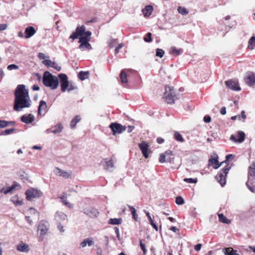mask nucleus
Wrapping results in <instances>:
<instances>
[{
    "mask_svg": "<svg viewBox=\"0 0 255 255\" xmlns=\"http://www.w3.org/2000/svg\"><path fill=\"white\" fill-rule=\"evenodd\" d=\"M38 230L40 231L41 236L45 235L48 230V223L45 221H40L38 227Z\"/></svg>",
    "mask_w": 255,
    "mask_h": 255,
    "instance_id": "nucleus-10",
    "label": "nucleus"
},
{
    "mask_svg": "<svg viewBox=\"0 0 255 255\" xmlns=\"http://www.w3.org/2000/svg\"><path fill=\"white\" fill-rule=\"evenodd\" d=\"M234 156L235 155L232 154L227 155L226 156V159L224 161V163H227L230 160L233 159Z\"/></svg>",
    "mask_w": 255,
    "mask_h": 255,
    "instance_id": "nucleus-49",
    "label": "nucleus"
},
{
    "mask_svg": "<svg viewBox=\"0 0 255 255\" xmlns=\"http://www.w3.org/2000/svg\"><path fill=\"white\" fill-rule=\"evenodd\" d=\"M58 77L60 79L61 91L64 92L68 89L69 85L68 77L65 74H60Z\"/></svg>",
    "mask_w": 255,
    "mask_h": 255,
    "instance_id": "nucleus-9",
    "label": "nucleus"
},
{
    "mask_svg": "<svg viewBox=\"0 0 255 255\" xmlns=\"http://www.w3.org/2000/svg\"><path fill=\"white\" fill-rule=\"evenodd\" d=\"M34 120V117L32 114H29L28 115H24L20 117V121L26 124L32 123Z\"/></svg>",
    "mask_w": 255,
    "mask_h": 255,
    "instance_id": "nucleus-15",
    "label": "nucleus"
},
{
    "mask_svg": "<svg viewBox=\"0 0 255 255\" xmlns=\"http://www.w3.org/2000/svg\"><path fill=\"white\" fill-rule=\"evenodd\" d=\"M115 43L116 40L112 39L109 42V46L111 48H113L114 47Z\"/></svg>",
    "mask_w": 255,
    "mask_h": 255,
    "instance_id": "nucleus-53",
    "label": "nucleus"
},
{
    "mask_svg": "<svg viewBox=\"0 0 255 255\" xmlns=\"http://www.w3.org/2000/svg\"><path fill=\"white\" fill-rule=\"evenodd\" d=\"M81 118L80 116H76L75 118L70 122V127L71 128H74L76 127L77 124L80 122Z\"/></svg>",
    "mask_w": 255,
    "mask_h": 255,
    "instance_id": "nucleus-30",
    "label": "nucleus"
},
{
    "mask_svg": "<svg viewBox=\"0 0 255 255\" xmlns=\"http://www.w3.org/2000/svg\"><path fill=\"white\" fill-rule=\"evenodd\" d=\"M14 189V186H11L8 187L6 189H2L1 190V192H3L4 194H7L11 192Z\"/></svg>",
    "mask_w": 255,
    "mask_h": 255,
    "instance_id": "nucleus-46",
    "label": "nucleus"
},
{
    "mask_svg": "<svg viewBox=\"0 0 255 255\" xmlns=\"http://www.w3.org/2000/svg\"><path fill=\"white\" fill-rule=\"evenodd\" d=\"M32 89L33 91H38L39 90V87L37 85H34L32 87Z\"/></svg>",
    "mask_w": 255,
    "mask_h": 255,
    "instance_id": "nucleus-63",
    "label": "nucleus"
},
{
    "mask_svg": "<svg viewBox=\"0 0 255 255\" xmlns=\"http://www.w3.org/2000/svg\"><path fill=\"white\" fill-rule=\"evenodd\" d=\"M124 46V44L123 43L120 44L115 49V53L116 54H118L119 52V50Z\"/></svg>",
    "mask_w": 255,
    "mask_h": 255,
    "instance_id": "nucleus-55",
    "label": "nucleus"
},
{
    "mask_svg": "<svg viewBox=\"0 0 255 255\" xmlns=\"http://www.w3.org/2000/svg\"><path fill=\"white\" fill-rule=\"evenodd\" d=\"M35 32L36 31L33 26H28L25 29V37L26 38H29L32 37Z\"/></svg>",
    "mask_w": 255,
    "mask_h": 255,
    "instance_id": "nucleus-18",
    "label": "nucleus"
},
{
    "mask_svg": "<svg viewBox=\"0 0 255 255\" xmlns=\"http://www.w3.org/2000/svg\"><path fill=\"white\" fill-rule=\"evenodd\" d=\"M85 213L91 217H96L99 214L98 211L93 207L85 210Z\"/></svg>",
    "mask_w": 255,
    "mask_h": 255,
    "instance_id": "nucleus-19",
    "label": "nucleus"
},
{
    "mask_svg": "<svg viewBox=\"0 0 255 255\" xmlns=\"http://www.w3.org/2000/svg\"><path fill=\"white\" fill-rule=\"evenodd\" d=\"M107 159H105V162L106 164L105 169L109 171H112V168L114 167V164L112 159L107 160Z\"/></svg>",
    "mask_w": 255,
    "mask_h": 255,
    "instance_id": "nucleus-28",
    "label": "nucleus"
},
{
    "mask_svg": "<svg viewBox=\"0 0 255 255\" xmlns=\"http://www.w3.org/2000/svg\"><path fill=\"white\" fill-rule=\"evenodd\" d=\"M92 33L90 31H86V27L84 25L78 26L75 31L73 32L70 36L69 38L73 40L77 39L79 37V42L80 43L79 48L82 49L83 47L91 49V45L89 43Z\"/></svg>",
    "mask_w": 255,
    "mask_h": 255,
    "instance_id": "nucleus-2",
    "label": "nucleus"
},
{
    "mask_svg": "<svg viewBox=\"0 0 255 255\" xmlns=\"http://www.w3.org/2000/svg\"><path fill=\"white\" fill-rule=\"evenodd\" d=\"M230 169L231 167H228V165H227L224 168L221 169L220 172L215 177L216 179L218 181L222 187L226 183V176Z\"/></svg>",
    "mask_w": 255,
    "mask_h": 255,
    "instance_id": "nucleus-5",
    "label": "nucleus"
},
{
    "mask_svg": "<svg viewBox=\"0 0 255 255\" xmlns=\"http://www.w3.org/2000/svg\"><path fill=\"white\" fill-rule=\"evenodd\" d=\"M25 218H26V221L27 222V223L29 225H31L32 224V221L30 219V217L26 216Z\"/></svg>",
    "mask_w": 255,
    "mask_h": 255,
    "instance_id": "nucleus-62",
    "label": "nucleus"
},
{
    "mask_svg": "<svg viewBox=\"0 0 255 255\" xmlns=\"http://www.w3.org/2000/svg\"><path fill=\"white\" fill-rule=\"evenodd\" d=\"M42 63L45 65V66H47V67H51L53 68L54 69H56L58 71H59L61 70V68L60 66H59L57 65L55 62L52 61L51 60L47 59V60H44L42 61Z\"/></svg>",
    "mask_w": 255,
    "mask_h": 255,
    "instance_id": "nucleus-16",
    "label": "nucleus"
},
{
    "mask_svg": "<svg viewBox=\"0 0 255 255\" xmlns=\"http://www.w3.org/2000/svg\"><path fill=\"white\" fill-rule=\"evenodd\" d=\"M16 249L19 252L23 253H27L29 250L28 246L23 243L18 244L16 246Z\"/></svg>",
    "mask_w": 255,
    "mask_h": 255,
    "instance_id": "nucleus-21",
    "label": "nucleus"
},
{
    "mask_svg": "<svg viewBox=\"0 0 255 255\" xmlns=\"http://www.w3.org/2000/svg\"><path fill=\"white\" fill-rule=\"evenodd\" d=\"M223 252L225 255H240L237 253L236 250L232 248H225L223 249Z\"/></svg>",
    "mask_w": 255,
    "mask_h": 255,
    "instance_id": "nucleus-23",
    "label": "nucleus"
},
{
    "mask_svg": "<svg viewBox=\"0 0 255 255\" xmlns=\"http://www.w3.org/2000/svg\"><path fill=\"white\" fill-rule=\"evenodd\" d=\"M255 47V36H253L251 37V38L249 39V41L248 42V48L251 50H253L254 49Z\"/></svg>",
    "mask_w": 255,
    "mask_h": 255,
    "instance_id": "nucleus-35",
    "label": "nucleus"
},
{
    "mask_svg": "<svg viewBox=\"0 0 255 255\" xmlns=\"http://www.w3.org/2000/svg\"><path fill=\"white\" fill-rule=\"evenodd\" d=\"M139 246L140 247L141 249L142 250L144 254L146 253V250L145 248V246L144 244L142 243V240H140L139 241Z\"/></svg>",
    "mask_w": 255,
    "mask_h": 255,
    "instance_id": "nucleus-51",
    "label": "nucleus"
},
{
    "mask_svg": "<svg viewBox=\"0 0 255 255\" xmlns=\"http://www.w3.org/2000/svg\"><path fill=\"white\" fill-rule=\"evenodd\" d=\"M13 109L16 112L23 109L29 108L31 105V101L29 96L28 90L25 89L24 85H18L14 93Z\"/></svg>",
    "mask_w": 255,
    "mask_h": 255,
    "instance_id": "nucleus-1",
    "label": "nucleus"
},
{
    "mask_svg": "<svg viewBox=\"0 0 255 255\" xmlns=\"http://www.w3.org/2000/svg\"><path fill=\"white\" fill-rule=\"evenodd\" d=\"M94 244V241L93 239L88 238L85 239L80 244V247L81 248H85L88 245L89 246H92Z\"/></svg>",
    "mask_w": 255,
    "mask_h": 255,
    "instance_id": "nucleus-25",
    "label": "nucleus"
},
{
    "mask_svg": "<svg viewBox=\"0 0 255 255\" xmlns=\"http://www.w3.org/2000/svg\"><path fill=\"white\" fill-rule=\"evenodd\" d=\"M134 126H129L128 127V133L131 132L133 130V129H134Z\"/></svg>",
    "mask_w": 255,
    "mask_h": 255,
    "instance_id": "nucleus-64",
    "label": "nucleus"
},
{
    "mask_svg": "<svg viewBox=\"0 0 255 255\" xmlns=\"http://www.w3.org/2000/svg\"><path fill=\"white\" fill-rule=\"evenodd\" d=\"M114 230H115V233L117 235V238H120V231H119V228L117 227H114Z\"/></svg>",
    "mask_w": 255,
    "mask_h": 255,
    "instance_id": "nucleus-58",
    "label": "nucleus"
},
{
    "mask_svg": "<svg viewBox=\"0 0 255 255\" xmlns=\"http://www.w3.org/2000/svg\"><path fill=\"white\" fill-rule=\"evenodd\" d=\"M6 24H0V31L5 30L7 27Z\"/></svg>",
    "mask_w": 255,
    "mask_h": 255,
    "instance_id": "nucleus-59",
    "label": "nucleus"
},
{
    "mask_svg": "<svg viewBox=\"0 0 255 255\" xmlns=\"http://www.w3.org/2000/svg\"><path fill=\"white\" fill-rule=\"evenodd\" d=\"M174 158L173 152L171 150H168L166 151L164 153H162L160 155L159 161L160 163H164L165 162L171 163Z\"/></svg>",
    "mask_w": 255,
    "mask_h": 255,
    "instance_id": "nucleus-8",
    "label": "nucleus"
},
{
    "mask_svg": "<svg viewBox=\"0 0 255 255\" xmlns=\"http://www.w3.org/2000/svg\"><path fill=\"white\" fill-rule=\"evenodd\" d=\"M220 113L222 115H225L226 114V107H222L221 109Z\"/></svg>",
    "mask_w": 255,
    "mask_h": 255,
    "instance_id": "nucleus-60",
    "label": "nucleus"
},
{
    "mask_svg": "<svg viewBox=\"0 0 255 255\" xmlns=\"http://www.w3.org/2000/svg\"><path fill=\"white\" fill-rule=\"evenodd\" d=\"M225 85L228 88L235 91H238L241 90V88L239 86L238 82L233 80H230L225 82Z\"/></svg>",
    "mask_w": 255,
    "mask_h": 255,
    "instance_id": "nucleus-11",
    "label": "nucleus"
},
{
    "mask_svg": "<svg viewBox=\"0 0 255 255\" xmlns=\"http://www.w3.org/2000/svg\"><path fill=\"white\" fill-rule=\"evenodd\" d=\"M42 82L45 86L50 87L52 90L56 89L59 83L58 78L48 71L44 73Z\"/></svg>",
    "mask_w": 255,
    "mask_h": 255,
    "instance_id": "nucleus-3",
    "label": "nucleus"
},
{
    "mask_svg": "<svg viewBox=\"0 0 255 255\" xmlns=\"http://www.w3.org/2000/svg\"><path fill=\"white\" fill-rule=\"evenodd\" d=\"M129 69H123L120 74V77L121 80V82L123 83H127L128 80L127 78V74L126 73L127 71H129Z\"/></svg>",
    "mask_w": 255,
    "mask_h": 255,
    "instance_id": "nucleus-22",
    "label": "nucleus"
},
{
    "mask_svg": "<svg viewBox=\"0 0 255 255\" xmlns=\"http://www.w3.org/2000/svg\"><path fill=\"white\" fill-rule=\"evenodd\" d=\"M175 203L179 205H182L184 204V200L181 196H177L175 199Z\"/></svg>",
    "mask_w": 255,
    "mask_h": 255,
    "instance_id": "nucleus-42",
    "label": "nucleus"
},
{
    "mask_svg": "<svg viewBox=\"0 0 255 255\" xmlns=\"http://www.w3.org/2000/svg\"><path fill=\"white\" fill-rule=\"evenodd\" d=\"M145 213L146 215V216H147L148 217V219L149 220V223L150 224V225L152 226V227L156 231H158V227L154 223V222H153V220L152 219L150 215V214L148 212H147V211H145Z\"/></svg>",
    "mask_w": 255,
    "mask_h": 255,
    "instance_id": "nucleus-33",
    "label": "nucleus"
},
{
    "mask_svg": "<svg viewBox=\"0 0 255 255\" xmlns=\"http://www.w3.org/2000/svg\"><path fill=\"white\" fill-rule=\"evenodd\" d=\"M7 69L8 70H9V71H11L12 70H18L19 69V67L17 65L12 64L9 65L7 67Z\"/></svg>",
    "mask_w": 255,
    "mask_h": 255,
    "instance_id": "nucleus-47",
    "label": "nucleus"
},
{
    "mask_svg": "<svg viewBox=\"0 0 255 255\" xmlns=\"http://www.w3.org/2000/svg\"><path fill=\"white\" fill-rule=\"evenodd\" d=\"M151 35L152 34L150 32H148L144 37V40L146 42H151L152 40Z\"/></svg>",
    "mask_w": 255,
    "mask_h": 255,
    "instance_id": "nucleus-45",
    "label": "nucleus"
},
{
    "mask_svg": "<svg viewBox=\"0 0 255 255\" xmlns=\"http://www.w3.org/2000/svg\"><path fill=\"white\" fill-rule=\"evenodd\" d=\"M183 50L182 49H176L175 47H173L171 48V50L170 53L171 54L174 55L175 56H178L182 53H183Z\"/></svg>",
    "mask_w": 255,
    "mask_h": 255,
    "instance_id": "nucleus-31",
    "label": "nucleus"
},
{
    "mask_svg": "<svg viewBox=\"0 0 255 255\" xmlns=\"http://www.w3.org/2000/svg\"><path fill=\"white\" fill-rule=\"evenodd\" d=\"M177 10L180 14L183 15H186L189 13V11L184 7L178 6Z\"/></svg>",
    "mask_w": 255,
    "mask_h": 255,
    "instance_id": "nucleus-38",
    "label": "nucleus"
},
{
    "mask_svg": "<svg viewBox=\"0 0 255 255\" xmlns=\"http://www.w3.org/2000/svg\"><path fill=\"white\" fill-rule=\"evenodd\" d=\"M153 10V7L151 5H147L142 10V13L145 17L149 16Z\"/></svg>",
    "mask_w": 255,
    "mask_h": 255,
    "instance_id": "nucleus-20",
    "label": "nucleus"
},
{
    "mask_svg": "<svg viewBox=\"0 0 255 255\" xmlns=\"http://www.w3.org/2000/svg\"><path fill=\"white\" fill-rule=\"evenodd\" d=\"M77 89H78L77 87L75 84H69V87L67 89V90H68V92H70L71 91H72L73 90H77Z\"/></svg>",
    "mask_w": 255,
    "mask_h": 255,
    "instance_id": "nucleus-50",
    "label": "nucleus"
},
{
    "mask_svg": "<svg viewBox=\"0 0 255 255\" xmlns=\"http://www.w3.org/2000/svg\"><path fill=\"white\" fill-rule=\"evenodd\" d=\"M54 172L56 175L62 176L65 178H68L70 176V174L68 172L63 170L57 167L54 168Z\"/></svg>",
    "mask_w": 255,
    "mask_h": 255,
    "instance_id": "nucleus-17",
    "label": "nucleus"
},
{
    "mask_svg": "<svg viewBox=\"0 0 255 255\" xmlns=\"http://www.w3.org/2000/svg\"><path fill=\"white\" fill-rule=\"evenodd\" d=\"M122 222L121 218H111L108 221V223L111 225H120Z\"/></svg>",
    "mask_w": 255,
    "mask_h": 255,
    "instance_id": "nucleus-32",
    "label": "nucleus"
},
{
    "mask_svg": "<svg viewBox=\"0 0 255 255\" xmlns=\"http://www.w3.org/2000/svg\"><path fill=\"white\" fill-rule=\"evenodd\" d=\"M11 201L14 203L15 205L21 206L22 204V200L17 199L15 201L11 200Z\"/></svg>",
    "mask_w": 255,
    "mask_h": 255,
    "instance_id": "nucleus-52",
    "label": "nucleus"
},
{
    "mask_svg": "<svg viewBox=\"0 0 255 255\" xmlns=\"http://www.w3.org/2000/svg\"><path fill=\"white\" fill-rule=\"evenodd\" d=\"M38 58L39 59L42 60V59H45V54L44 53L40 52L38 54Z\"/></svg>",
    "mask_w": 255,
    "mask_h": 255,
    "instance_id": "nucleus-57",
    "label": "nucleus"
},
{
    "mask_svg": "<svg viewBox=\"0 0 255 255\" xmlns=\"http://www.w3.org/2000/svg\"><path fill=\"white\" fill-rule=\"evenodd\" d=\"M183 181L189 183H196L198 180L197 178H185L183 179Z\"/></svg>",
    "mask_w": 255,
    "mask_h": 255,
    "instance_id": "nucleus-44",
    "label": "nucleus"
},
{
    "mask_svg": "<svg viewBox=\"0 0 255 255\" xmlns=\"http://www.w3.org/2000/svg\"><path fill=\"white\" fill-rule=\"evenodd\" d=\"M138 146L142 151V153L143 156L145 158H147L148 157V147L149 145L148 143L145 141H142V142L138 144Z\"/></svg>",
    "mask_w": 255,
    "mask_h": 255,
    "instance_id": "nucleus-14",
    "label": "nucleus"
},
{
    "mask_svg": "<svg viewBox=\"0 0 255 255\" xmlns=\"http://www.w3.org/2000/svg\"><path fill=\"white\" fill-rule=\"evenodd\" d=\"M26 199L28 201H31L33 198H39L42 196V193L40 190L30 188L25 191Z\"/></svg>",
    "mask_w": 255,
    "mask_h": 255,
    "instance_id": "nucleus-6",
    "label": "nucleus"
},
{
    "mask_svg": "<svg viewBox=\"0 0 255 255\" xmlns=\"http://www.w3.org/2000/svg\"><path fill=\"white\" fill-rule=\"evenodd\" d=\"M109 128L112 130L114 135H115L117 133H122L123 131H125L127 128L126 126H123L116 122L111 123L109 126Z\"/></svg>",
    "mask_w": 255,
    "mask_h": 255,
    "instance_id": "nucleus-7",
    "label": "nucleus"
},
{
    "mask_svg": "<svg viewBox=\"0 0 255 255\" xmlns=\"http://www.w3.org/2000/svg\"><path fill=\"white\" fill-rule=\"evenodd\" d=\"M53 128L54 129L51 130V132L54 134H57L60 133L62 131L63 127L61 123H58L54 126Z\"/></svg>",
    "mask_w": 255,
    "mask_h": 255,
    "instance_id": "nucleus-24",
    "label": "nucleus"
},
{
    "mask_svg": "<svg viewBox=\"0 0 255 255\" xmlns=\"http://www.w3.org/2000/svg\"><path fill=\"white\" fill-rule=\"evenodd\" d=\"M174 138H175V139L177 141L181 142H184V141H185L184 139L183 138L181 134L178 131H175L174 132Z\"/></svg>",
    "mask_w": 255,
    "mask_h": 255,
    "instance_id": "nucleus-37",
    "label": "nucleus"
},
{
    "mask_svg": "<svg viewBox=\"0 0 255 255\" xmlns=\"http://www.w3.org/2000/svg\"><path fill=\"white\" fill-rule=\"evenodd\" d=\"M128 207L129 208V209H130V211H131V215L133 217V218L134 219V220L135 221H137V218H138V216H137V215L136 214V210L135 209L130 206V205H128Z\"/></svg>",
    "mask_w": 255,
    "mask_h": 255,
    "instance_id": "nucleus-36",
    "label": "nucleus"
},
{
    "mask_svg": "<svg viewBox=\"0 0 255 255\" xmlns=\"http://www.w3.org/2000/svg\"><path fill=\"white\" fill-rule=\"evenodd\" d=\"M247 75L244 77V80L246 83L250 86H252L255 83V76L253 72H248L247 73Z\"/></svg>",
    "mask_w": 255,
    "mask_h": 255,
    "instance_id": "nucleus-12",
    "label": "nucleus"
},
{
    "mask_svg": "<svg viewBox=\"0 0 255 255\" xmlns=\"http://www.w3.org/2000/svg\"><path fill=\"white\" fill-rule=\"evenodd\" d=\"M163 99L168 104L174 103L175 100L178 99L177 95L175 93L173 87L166 86L165 91L163 95Z\"/></svg>",
    "mask_w": 255,
    "mask_h": 255,
    "instance_id": "nucleus-4",
    "label": "nucleus"
},
{
    "mask_svg": "<svg viewBox=\"0 0 255 255\" xmlns=\"http://www.w3.org/2000/svg\"><path fill=\"white\" fill-rule=\"evenodd\" d=\"M47 108L46 103L43 100L39 102V106L38 107V114L39 115H41L42 110H45Z\"/></svg>",
    "mask_w": 255,
    "mask_h": 255,
    "instance_id": "nucleus-27",
    "label": "nucleus"
},
{
    "mask_svg": "<svg viewBox=\"0 0 255 255\" xmlns=\"http://www.w3.org/2000/svg\"><path fill=\"white\" fill-rule=\"evenodd\" d=\"M249 174L252 177H255V164L249 167Z\"/></svg>",
    "mask_w": 255,
    "mask_h": 255,
    "instance_id": "nucleus-43",
    "label": "nucleus"
},
{
    "mask_svg": "<svg viewBox=\"0 0 255 255\" xmlns=\"http://www.w3.org/2000/svg\"><path fill=\"white\" fill-rule=\"evenodd\" d=\"M238 142H242L244 141L245 138V134L242 131H239L238 133Z\"/></svg>",
    "mask_w": 255,
    "mask_h": 255,
    "instance_id": "nucleus-39",
    "label": "nucleus"
},
{
    "mask_svg": "<svg viewBox=\"0 0 255 255\" xmlns=\"http://www.w3.org/2000/svg\"><path fill=\"white\" fill-rule=\"evenodd\" d=\"M89 76V71H81L78 73V78L82 81L88 78Z\"/></svg>",
    "mask_w": 255,
    "mask_h": 255,
    "instance_id": "nucleus-29",
    "label": "nucleus"
},
{
    "mask_svg": "<svg viewBox=\"0 0 255 255\" xmlns=\"http://www.w3.org/2000/svg\"><path fill=\"white\" fill-rule=\"evenodd\" d=\"M202 247V244H198L195 246L194 249L196 251H199Z\"/></svg>",
    "mask_w": 255,
    "mask_h": 255,
    "instance_id": "nucleus-56",
    "label": "nucleus"
},
{
    "mask_svg": "<svg viewBox=\"0 0 255 255\" xmlns=\"http://www.w3.org/2000/svg\"><path fill=\"white\" fill-rule=\"evenodd\" d=\"M204 122L206 123H209L211 121V118L209 116H205L203 118Z\"/></svg>",
    "mask_w": 255,
    "mask_h": 255,
    "instance_id": "nucleus-54",
    "label": "nucleus"
},
{
    "mask_svg": "<svg viewBox=\"0 0 255 255\" xmlns=\"http://www.w3.org/2000/svg\"><path fill=\"white\" fill-rule=\"evenodd\" d=\"M164 53H165L164 51L162 49L157 48L156 49L155 55L157 57L162 58L163 56Z\"/></svg>",
    "mask_w": 255,
    "mask_h": 255,
    "instance_id": "nucleus-41",
    "label": "nucleus"
},
{
    "mask_svg": "<svg viewBox=\"0 0 255 255\" xmlns=\"http://www.w3.org/2000/svg\"><path fill=\"white\" fill-rule=\"evenodd\" d=\"M164 141V139L162 138V137H159L157 138V142L159 144H161L163 143Z\"/></svg>",
    "mask_w": 255,
    "mask_h": 255,
    "instance_id": "nucleus-61",
    "label": "nucleus"
},
{
    "mask_svg": "<svg viewBox=\"0 0 255 255\" xmlns=\"http://www.w3.org/2000/svg\"><path fill=\"white\" fill-rule=\"evenodd\" d=\"M224 162H221L220 163L218 161V156L217 155L214 157H212L209 159L208 165H213V167L215 169H218Z\"/></svg>",
    "mask_w": 255,
    "mask_h": 255,
    "instance_id": "nucleus-13",
    "label": "nucleus"
},
{
    "mask_svg": "<svg viewBox=\"0 0 255 255\" xmlns=\"http://www.w3.org/2000/svg\"><path fill=\"white\" fill-rule=\"evenodd\" d=\"M8 127V121L0 120V128Z\"/></svg>",
    "mask_w": 255,
    "mask_h": 255,
    "instance_id": "nucleus-48",
    "label": "nucleus"
},
{
    "mask_svg": "<svg viewBox=\"0 0 255 255\" xmlns=\"http://www.w3.org/2000/svg\"><path fill=\"white\" fill-rule=\"evenodd\" d=\"M218 217L219 221L222 223L228 224L231 223L230 220L227 218L222 213L219 214Z\"/></svg>",
    "mask_w": 255,
    "mask_h": 255,
    "instance_id": "nucleus-34",
    "label": "nucleus"
},
{
    "mask_svg": "<svg viewBox=\"0 0 255 255\" xmlns=\"http://www.w3.org/2000/svg\"><path fill=\"white\" fill-rule=\"evenodd\" d=\"M246 185L248 189L253 193L255 192V181H252L250 178L246 182Z\"/></svg>",
    "mask_w": 255,
    "mask_h": 255,
    "instance_id": "nucleus-26",
    "label": "nucleus"
},
{
    "mask_svg": "<svg viewBox=\"0 0 255 255\" xmlns=\"http://www.w3.org/2000/svg\"><path fill=\"white\" fill-rule=\"evenodd\" d=\"M15 130L14 128L6 129L4 131H0V135H8L12 133Z\"/></svg>",
    "mask_w": 255,
    "mask_h": 255,
    "instance_id": "nucleus-40",
    "label": "nucleus"
}]
</instances>
